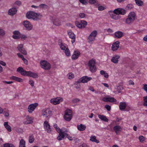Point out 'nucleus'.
<instances>
[{
	"mask_svg": "<svg viewBox=\"0 0 147 147\" xmlns=\"http://www.w3.org/2000/svg\"><path fill=\"white\" fill-rule=\"evenodd\" d=\"M26 18L28 19H32L34 21L38 20L42 16L40 13H38L32 11L27 12L26 14Z\"/></svg>",
	"mask_w": 147,
	"mask_h": 147,
	"instance_id": "1",
	"label": "nucleus"
},
{
	"mask_svg": "<svg viewBox=\"0 0 147 147\" xmlns=\"http://www.w3.org/2000/svg\"><path fill=\"white\" fill-rule=\"evenodd\" d=\"M136 14L134 12H131L129 14L128 18L126 19L125 22L127 24H130L134 21L135 19Z\"/></svg>",
	"mask_w": 147,
	"mask_h": 147,
	"instance_id": "2",
	"label": "nucleus"
},
{
	"mask_svg": "<svg viewBox=\"0 0 147 147\" xmlns=\"http://www.w3.org/2000/svg\"><path fill=\"white\" fill-rule=\"evenodd\" d=\"M95 62L94 60H90L88 63V66L90 71L92 73L95 72L96 70V68L95 65Z\"/></svg>",
	"mask_w": 147,
	"mask_h": 147,
	"instance_id": "3",
	"label": "nucleus"
},
{
	"mask_svg": "<svg viewBox=\"0 0 147 147\" xmlns=\"http://www.w3.org/2000/svg\"><path fill=\"white\" fill-rule=\"evenodd\" d=\"M72 117V111L70 109L65 111V115L64 116V119L67 121H69Z\"/></svg>",
	"mask_w": 147,
	"mask_h": 147,
	"instance_id": "4",
	"label": "nucleus"
},
{
	"mask_svg": "<svg viewBox=\"0 0 147 147\" xmlns=\"http://www.w3.org/2000/svg\"><path fill=\"white\" fill-rule=\"evenodd\" d=\"M97 34V32L96 30L92 32L89 36L88 40L90 43H91L94 40L95 37Z\"/></svg>",
	"mask_w": 147,
	"mask_h": 147,
	"instance_id": "5",
	"label": "nucleus"
},
{
	"mask_svg": "<svg viewBox=\"0 0 147 147\" xmlns=\"http://www.w3.org/2000/svg\"><path fill=\"white\" fill-rule=\"evenodd\" d=\"M22 24L24 26L26 30H30L32 29V25L29 21L27 20L24 21Z\"/></svg>",
	"mask_w": 147,
	"mask_h": 147,
	"instance_id": "6",
	"label": "nucleus"
},
{
	"mask_svg": "<svg viewBox=\"0 0 147 147\" xmlns=\"http://www.w3.org/2000/svg\"><path fill=\"white\" fill-rule=\"evenodd\" d=\"M40 64L41 67L45 69L49 70L50 69V64L46 61H41Z\"/></svg>",
	"mask_w": 147,
	"mask_h": 147,
	"instance_id": "7",
	"label": "nucleus"
},
{
	"mask_svg": "<svg viewBox=\"0 0 147 147\" xmlns=\"http://www.w3.org/2000/svg\"><path fill=\"white\" fill-rule=\"evenodd\" d=\"M63 99L61 97H58L55 98L51 99L50 100V102L53 104L56 105L60 103V102L62 101Z\"/></svg>",
	"mask_w": 147,
	"mask_h": 147,
	"instance_id": "8",
	"label": "nucleus"
},
{
	"mask_svg": "<svg viewBox=\"0 0 147 147\" xmlns=\"http://www.w3.org/2000/svg\"><path fill=\"white\" fill-rule=\"evenodd\" d=\"M92 79V78L91 77H88L87 76H83L78 81L77 83H86Z\"/></svg>",
	"mask_w": 147,
	"mask_h": 147,
	"instance_id": "9",
	"label": "nucleus"
},
{
	"mask_svg": "<svg viewBox=\"0 0 147 147\" xmlns=\"http://www.w3.org/2000/svg\"><path fill=\"white\" fill-rule=\"evenodd\" d=\"M51 113L49 109H45L42 111V115L45 117L49 118Z\"/></svg>",
	"mask_w": 147,
	"mask_h": 147,
	"instance_id": "10",
	"label": "nucleus"
},
{
	"mask_svg": "<svg viewBox=\"0 0 147 147\" xmlns=\"http://www.w3.org/2000/svg\"><path fill=\"white\" fill-rule=\"evenodd\" d=\"M17 71L20 72L21 74L24 76H28L29 71H26L24 70L23 68L21 67H19L17 69Z\"/></svg>",
	"mask_w": 147,
	"mask_h": 147,
	"instance_id": "11",
	"label": "nucleus"
},
{
	"mask_svg": "<svg viewBox=\"0 0 147 147\" xmlns=\"http://www.w3.org/2000/svg\"><path fill=\"white\" fill-rule=\"evenodd\" d=\"M38 103H36L30 105L28 107V111L30 113H32L35 108L38 106Z\"/></svg>",
	"mask_w": 147,
	"mask_h": 147,
	"instance_id": "12",
	"label": "nucleus"
},
{
	"mask_svg": "<svg viewBox=\"0 0 147 147\" xmlns=\"http://www.w3.org/2000/svg\"><path fill=\"white\" fill-rule=\"evenodd\" d=\"M120 42L119 41H116L113 44L111 47L112 50L113 51H116L119 47Z\"/></svg>",
	"mask_w": 147,
	"mask_h": 147,
	"instance_id": "13",
	"label": "nucleus"
},
{
	"mask_svg": "<svg viewBox=\"0 0 147 147\" xmlns=\"http://www.w3.org/2000/svg\"><path fill=\"white\" fill-rule=\"evenodd\" d=\"M44 128L48 133H50L51 131V129L50 128V126L48 123V122L45 121L44 122Z\"/></svg>",
	"mask_w": 147,
	"mask_h": 147,
	"instance_id": "14",
	"label": "nucleus"
},
{
	"mask_svg": "<svg viewBox=\"0 0 147 147\" xmlns=\"http://www.w3.org/2000/svg\"><path fill=\"white\" fill-rule=\"evenodd\" d=\"M68 34L70 38L71 39V42L72 43L75 42V35L71 31L68 32Z\"/></svg>",
	"mask_w": 147,
	"mask_h": 147,
	"instance_id": "15",
	"label": "nucleus"
},
{
	"mask_svg": "<svg viewBox=\"0 0 147 147\" xmlns=\"http://www.w3.org/2000/svg\"><path fill=\"white\" fill-rule=\"evenodd\" d=\"M80 55V52L78 51H75L73 55L71 56V59L73 60L77 59Z\"/></svg>",
	"mask_w": 147,
	"mask_h": 147,
	"instance_id": "16",
	"label": "nucleus"
},
{
	"mask_svg": "<svg viewBox=\"0 0 147 147\" xmlns=\"http://www.w3.org/2000/svg\"><path fill=\"white\" fill-rule=\"evenodd\" d=\"M26 121L24 122V124H32L33 122V119L32 117H30L29 116H27L26 118Z\"/></svg>",
	"mask_w": 147,
	"mask_h": 147,
	"instance_id": "17",
	"label": "nucleus"
},
{
	"mask_svg": "<svg viewBox=\"0 0 147 147\" xmlns=\"http://www.w3.org/2000/svg\"><path fill=\"white\" fill-rule=\"evenodd\" d=\"M122 128L119 125H116L113 127V130L115 131L116 134H118L119 132L121 131Z\"/></svg>",
	"mask_w": 147,
	"mask_h": 147,
	"instance_id": "18",
	"label": "nucleus"
},
{
	"mask_svg": "<svg viewBox=\"0 0 147 147\" xmlns=\"http://www.w3.org/2000/svg\"><path fill=\"white\" fill-rule=\"evenodd\" d=\"M120 58V56L118 55H116L115 56L112 58L111 61L115 63H117L118 62V59Z\"/></svg>",
	"mask_w": 147,
	"mask_h": 147,
	"instance_id": "19",
	"label": "nucleus"
},
{
	"mask_svg": "<svg viewBox=\"0 0 147 147\" xmlns=\"http://www.w3.org/2000/svg\"><path fill=\"white\" fill-rule=\"evenodd\" d=\"M17 11V10L15 8L13 7L10 9L8 11L9 14L11 15H13L15 14Z\"/></svg>",
	"mask_w": 147,
	"mask_h": 147,
	"instance_id": "20",
	"label": "nucleus"
},
{
	"mask_svg": "<svg viewBox=\"0 0 147 147\" xmlns=\"http://www.w3.org/2000/svg\"><path fill=\"white\" fill-rule=\"evenodd\" d=\"M115 38H120L123 36V33L121 31H117L115 32Z\"/></svg>",
	"mask_w": 147,
	"mask_h": 147,
	"instance_id": "21",
	"label": "nucleus"
},
{
	"mask_svg": "<svg viewBox=\"0 0 147 147\" xmlns=\"http://www.w3.org/2000/svg\"><path fill=\"white\" fill-rule=\"evenodd\" d=\"M53 24L56 26H59L61 25L60 21L58 18H55L53 20Z\"/></svg>",
	"mask_w": 147,
	"mask_h": 147,
	"instance_id": "22",
	"label": "nucleus"
},
{
	"mask_svg": "<svg viewBox=\"0 0 147 147\" xmlns=\"http://www.w3.org/2000/svg\"><path fill=\"white\" fill-rule=\"evenodd\" d=\"M28 76L32 77L35 78H37L38 77V75L36 73L32 72L30 71H29Z\"/></svg>",
	"mask_w": 147,
	"mask_h": 147,
	"instance_id": "23",
	"label": "nucleus"
},
{
	"mask_svg": "<svg viewBox=\"0 0 147 147\" xmlns=\"http://www.w3.org/2000/svg\"><path fill=\"white\" fill-rule=\"evenodd\" d=\"M64 132H60L59 133V136L57 138V139L59 140H61L64 138Z\"/></svg>",
	"mask_w": 147,
	"mask_h": 147,
	"instance_id": "24",
	"label": "nucleus"
},
{
	"mask_svg": "<svg viewBox=\"0 0 147 147\" xmlns=\"http://www.w3.org/2000/svg\"><path fill=\"white\" fill-rule=\"evenodd\" d=\"M126 103L125 102H121L120 103L119 105V108L121 110H124L126 107Z\"/></svg>",
	"mask_w": 147,
	"mask_h": 147,
	"instance_id": "25",
	"label": "nucleus"
},
{
	"mask_svg": "<svg viewBox=\"0 0 147 147\" xmlns=\"http://www.w3.org/2000/svg\"><path fill=\"white\" fill-rule=\"evenodd\" d=\"M77 128L80 131H83L85 129L86 126L84 125L81 124L80 125H78Z\"/></svg>",
	"mask_w": 147,
	"mask_h": 147,
	"instance_id": "26",
	"label": "nucleus"
},
{
	"mask_svg": "<svg viewBox=\"0 0 147 147\" xmlns=\"http://www.w3.org/2000/svg\"><path fill=\"white\" fill-rule=\"evenodd\" d=\"M4 125L8 131L10 132L11 131V127L8 125V122H5L4 123Z\"/></svg>",
	"mask_w": 147,
	"mask_h": 147,
	"instance_id": "27",
	"label": "nucleus"
},
{
	"mask_svg": "<svg viewBox=\"0 0 147 147\" xmlns=\"http://www.w3.org/2000/svg\"><path fill=\"white\" fill-rule=\"evenodd\" d=\"M98 117L102 120L106 122L108 121V119L105 116L103 115H98Z\"/></svg>",
	"mask_w": 147,
	"mask_h": 147,
	"instance_id": "28",
	"label": "nucleus"
},
{
	"mask_svg": "<svg viewBox=\"0 0 147 147\" xmlns=\"http://www.w3.org/2000/svg\"><path fill=\"white\" fill-rule=\"evenodd\" d=\"M11 78L12 79L19 82H21L22 80V79L13 76H12Z\"/></svg>",
	"mask_w": 147,
	"mask_h": 147,
	"instance_id": "29",
	"label": "nucleus"
},
{
	"mask_svg": "<svg viewBox=\"0 0 147 147\" xmlns=\"http://www.w3.org/2000/svg\"><path fill=\"white\" fill-rule=\"evenodd\" d=\"M19 147H25V142L23 139L20 140Z\"/></svg>",
	"mask_w": 147,
	"mask_h": 147,
	"instance_id": "30",
	"label": "nucleus"
},
{
	"mask_svg": "<svg viewBox=\"0 0 147 147\" xmlns=\"http://www.w3.org/2000/svg\"><path fill=\"white\" fill-rule=\"evenodd\" d=\"M59 45L61 49L62 50H64L67 49V48H68L66 47V45H63L61 42H59Z\"/></svg>",
	"mask_w": 147,
	"mask_h": 147,
	"instance_id": "31",
	"label": "nucleus"
},
{
	"mask_svg": "<svg viewBox=\"0 0 147 147\" xmlns=\"http://www.w3.org/2000/svg\"><path fill=\"white\" fill-rule=\"evenodd\" d=\"M115 14L113 13V14L111 15V18L115 20H117L120 18V16L118 15H115Z\"/></svg>",
	"mask_w": 147,
	"mask_h": 147,
	"instance_id": "32",
	"label": "nucleus"
},
{
	"mask_svg": "<svg viewBox=\"0 0 147 147\" xmlns=\"http://www.w3.org/2000/svg\"><path fill=\"white\" fill-rule=\"evenodd\" d=\"M136 4L138 6H141L143 5V2L141 0H135Z\"/></svg>",
	"mask_w": 147,
	"mask_h": 147,
	"instance_id": "33",
	"label": "nucleus"
},
{
	"mask_svg": "<svg viewBox=\"0 0 147 147\" xmlns=\"http://www.w3.org/2000/svg\"><path fill=\"white\" fill-rule=\"evenodd\" d=\"M90 140L92 142H95L97 143H99L98 141L96 140V137L94 136H92L90 137Z\"/></svg>",
	"mask_w": 147,
	"mask_h": 147,
	"instance_id": "34",
	"label": "nucleus"
},
{
	"mask_svg": "<svg viewBox=\"0 0 147 147\" xmlns=\"http://www.w3.org/2000/svg\"><path fill=\"white\" fill-rule=\"evenodd\" d=\"M75 24L76 26L79 28H82V26L81 24V22L76 21L75 22Z\"/></svg>",
	"mask_w": 147,
	"mask_h": 147,
	"instance_id": "35",
	"label": "nucleus"
},
{
	"mask_svg": "<svg viewBox=\"0 0 147 147\" xmlns=\"http://www.w3.org/2000/svg\"><path fill=\"white\" fill-rule=\"evenodd\" d=\"M64 52L67 56L69 57L70 55V51L68 48H67V49L64 50Z\"/></svg>",
	"mask_w": 147,
	"mask_h": 147,
	"instance_id": "36",
	"label": "nucleus"
},
{
	"mask_svg": "<svg viewBox=\"0 0 147 147\" xmlns=\"http://www.w3.org/2000/svg\"><path fill=\"white\" fill-rule=\"evenodd\" d=\"M34 140V138L33 135H31L29 137V142L30 143H32Z\"/></svg>",
	"mask_w": 147,
	"mask_h": 147,
	"instance_id": "37",
	"label": "nucleus"
},
{
	"mask_svg": "<svg viewBox=\"0 0 147 147\" xmlns=\"http://www.w3.org/2000/svg\"><path fill=\"white\" fill-rule=\"evenodd\" d=\"M134 7V6L132 4H128L126 7V9H131Z\"/></svg>",
	"mask_w": 147,
	"mask_h": 147,
	"instance_id": "38",
	"label": "nucleus"
},
{
	"mask_svg": "<svg viewBox=\"0 0 147 147\" xmlns=\"http://www.w3.org/2000/svg\"><path fill=\"white\" fill-rule=\"evenodd\" d=\"M80 22H81L82 28H85L87 24V23L86 21L81 20Z\"/></svg>",
	"mask_w": 147,
	"mask_h": 147,
	"instance_id": "39",
	"label": "nucleus"
},
{
	"mask_svg": "<svg viewBox=\"0 0 147 147\" xmlns=\"http://www.w3.org/2000/svg\"><path fill=\"white\" fill-rule=\"evenodd\" d=\"M120 8L115 9L113 11V13L114 14H115L117 15L120 14Z\"/></svg>",
	"mask_w": 147,
	"mask_h": 147,
	"instance_id": "40",
	"label": "nucleus"
},
{
	"mask_svg": "<svg viewBox=\"0 0 147 147\" xmlns=\"http://www.w3.org/2000/svg\"><path fill=\"white\" fill-rule=\"evenodd\" d=\"M80 100V99L78 98H75L72 100V102L73 103H76L79 102Z\"/></svg>",
	"mask_w": 147,
	"mask_h": 147,
	"instance_id": "41",
	"label": "nucleus"
},
{
	"mask_svg": "<svg viewBox=\"0 0 147 147\" xmlns=\"http://www.w3.org/2000/svg\"><path fill=\"white\" fill-rule=\"evenodd\" d=\"M120 14L124 15L126 13V10L122 8H120Z\"/></svg>",
	"mask_w": 147,
	"mask_h": 147,
	"instance_id": "42",
	"label": "nucleus"
},
{
	"mask_svg": "<svg viewBox=\"0 0 147 147\" xmlns=\"http://www.w3.org/2000/svg\"><path fill=\"white\" fill-rule=\"evenodd\" d=\"M80 3L83 5H86L88 3V0H79Z\"/></svg>",
	"mask_w": 147,
	"mask_h": 147,
	"instance_id": "43",
	"label": "nucleus"
},
{
	"mask_svg": "<svg viewBox=\"0 0 147 147\" xmlns=\"http://www.w3.org/2000/svg\"><path fill=\"white\" fill-rule=\"evenodd\" d=\"M117 91H118V92L120 93L123 89V88L121 86H120L117 87Z\"/></svg>",
	"mask_w": 147,
	"mask_h": 147,
	"instance_id": "44",
	"label": "nucleus"
},
{
	"mask_svg": "<svg viewBox=\"0 0 147 147\" xmlns=\"http://www.w3.org/2000/svg\"><path fill=\"white\" fill-rule=\"evenodd\" d=\"M116 101V100L115 98L111 97H109V102H115Z\"/></svg>",
	"mask_w": 147,
	"mask_h": 147,
	"instance_id": "45",
	"label": "nucleus"
},
{
	"mask_svg": "<svg viewBox=\"0 0 147 147\" xmlns=\"http://www.w3.org/2000/svg\"><path fill=\"white\" fill-rule=\"evenodd\" d=\"M39 7L42 8L47 9L48 7V6L44 4H41L39 5Z\"/></svg>",
	"mask_w": 147,
	"mask_h": 147,
	"instance_id": "46",
	"label": "nucleus"
},
{
	"mask_svg": "<svg viewBox=\"0 0 147 147\" xmlns=\"http://www.w3.org/2000/svg\"><path fill=\"white\" fill-rule=\"evenodd\" d=\"M4 147H14L13 144L9 143L5 144H4Z\"/></svg>",
	"mask_w": 147,
	"mask_h": 147,
	"instance_id": "47",
	"label": "nucleus"
},
{
	"mask_svg": "<svg viewBox=\"0 0 147 147\" xmlns=\"http://www.w3.org/2000/svg\"><path fill=\"white\" fill-rule=\"evenodd\" d=\"M68 78L69 79H71L74 77V75L72 73H70L68 74Z\"/></svg>",
	"mask_w": 147,
	"mask_h": 147,
	"instance_id": "48",
	"label": "nucleus"
},
{
	"mask_svg": "<svg viewBox=\"0 0 147 147\" xmlns=\"http://www.w3.org/2000/svg\"><path fill=\"white\" fill-rule=\"evenodd\" d=\"M143 99L144 101V105L147 107V96L144 97Z\"/></svg>",
	"mask_w": 147,
	"mask_h": 147,
	"instance_id": "49",
	"label": "nucleus"
},
{
	"mask_svg": "<svg viewBox=\"0 0 147 147\" xmlns=\"http://www.w3.org/2000/svg\"><path fill=\"white\" fill-rule=\"evenodd\" d=\"M17 48L19 51L20 50L24 48L23 45L22 44H20L18 45Z\"/></svg>",
	"mask_w": 147,
	"mask_h": 147,
	"instance_id": "50",
	"label": "nucleus"
},
{
	"mask_svg": "<svg viewBox=\"0 0 147 147\" xmlns=\"http://www.w3.org/2000/svg\"><path fill=\"white\" fill-rule=\"evenodd\" d=\"M19 51L20 52L22 53L24 55H26L27 54V52L24 48Z\"/></svg>",
	"mask_w": 147,
	"mask_h": 147,
	"instance_id": "51",
	"label": "nucleus"
},
{
	"mask_svg": "<svg viewBox=\"0 0 147 147\" xmlns=\"http://www.w3.org/2000/svg\"><path fill=\"white\" fill-rule=\"evenodd\" d=\"M96 2L97 1L96 0H89L88 1L89 3L90 4H92L95 3L97 4Z\"/></svg>",
	"mask_w": 147,
	"mask_h": 147,
	"instance_id": "52",
	"label": "nucleus"
},
{
	"mask_svg": "<svg viewBox=\"0 0 147 147\" xmlns=\"http://www.w3.org/2000/svg\"><path fill=\"white\" fill-rule=\"evenodd\" d=\"M85 14L83 13H80L79 14V16L81 18H84L85 16Z\"/></svg>",
	"mask_w": 147,
	"mask_h": 147,
	"instance_id": "53",
	"label": "nucleus"
},
{
	"mask_svg": "<svg viewBox=\"0 0 147 147\" xmlns=\"http://www.w3.org/2000/svg\"><path fill=\"white\" fill-rule=\"evenodd\" d=\"M20 38H21V40H22L23 39H25V38H27V37L24 34H20L19 35Z\"/></svg>",
	"mask_w": 147,
	"mask_h": 147,
	"instance_id": "54",
	"label": "nucleus"
},
{
	"mask_svg": "<svg viewBox=\"0 0 147 147\" xmlns=\"http://www.w3.org/2000/svg\"><path fill=\"white\" fill-rule=\"evenodd\" d=\"M105 108L108 111H110L111 110V106L108 105H105Z\"/></svg>",
	"mask_w": 147,
	"mask_h": 147,
	"instance_id": "55",
	"label": "nucleus"
},
{
	"mask_svg": "<svg viewBox=\"0 0 147 147\" xmlns=\"http://www.w3.org/2000/svg\"><path fill=\"white\" fill-rule=\"evenodd\" d=\"M12 37L15 39H20L19 35H13Z\"/></svg>",
	"mask_w": 147,
	"mask_h": 147,
	"instance_id": "56",
	"label": "nucleus"
},
{
	"mask_svg": "<svg viewBox=\"0 0 147 147\" xmlns=\"http://www.w3.org/2000/svg\"><path fill=\"white\" fill-rule=\"evenodd\" d=\"M139 138L140 142H142L144 140V138L142 136H140Z\"/></svg>",
	"mask_w": 147,
	"mask_h": 147,
	"instance_id": "57",
	"label": "nucleus"
},
{
	"mask_svg": "<svg viewBox=\"0 0 147 147\" xmlns=\"http://www.w3.org/2000/svg\"><path fill=\"white\" fill-rule=\"evenodd\" d=\"M102 101L106 102H109V97H104L102 99Z\"/></svg>",
	"mask_w": 147,
	"mask_h": 147,
	"instance_id": "58",
	"label": "nucleus"
},
{
	"mask_svg": "<svg viewBox=\"0 0 147 147\" xmlns=\"http://www.w3.org/2000/svg\"><path fill=\"white\" fill-rule=\"evenodd\" d=\"M29 84H30L32 86H34V82L32 80H30L29 81Z\"/></svg>",
	"mask_w": 147,
	"mask_h": 147,
	"instance_id": "59",
	"label": "nucleus"
},
{
	"mask_svg": "<svg viewBox=\"0 0 147 147\" xmlns=\"http://www.w3.org/2000/svg\"><path fill=\"white\" fill-rule=\"evenodd\" d=\"M105 9V7L102 6H99L98 7V10L99 11H102Z\"/></svg>",
	"mask_w": 147,
	"mask_h": 147,
	"instance_id": "60",
	"label": "nucleus"
},
{
	"mask_svg": "<svg viewBox=\"0 0 147 147\" xmlns=\"http://www.w3.org/2000/svg\"><path fill=\"white\" fill-rule=\"evenodd\" d=\"M13 33L14 35H20V32L18 31H15L13 32Z\"/></svg>",
	"mask_w": 147,
	"mask_h": 147,
	"instance_id": "61",
	"label": "nucleus"
},
{
	"mask_svg": "<svg viewBox=\"0 0 147 147\" xmlns=\"http://www.w3.org/2000/svg\"><path fill=\"white\" fill-rule=\"evenodd\" d=\"M4 34L5 32L4 30L0 28V35H3Z\"/></svg>",
	"mask_w": 147,
	"mask_h": 147,
	"instance_id": "62",
	"label": "nucleus"
},
{
	"mask_svg": "<svg viewBox=\"0 0 147 147\" xmlns=\"http://www.w3.org/2000/svg\"><path fill=\"white\" fill-rule=\"evenodd\" d=\"M15 4L18 6H20L21 5V2L19 1H16L15 2Z\"/></svg>",
	"mask_w": 147,
	"mask_h": 147,
	"instance_id": "63",
	"label": "nucleus"
},
{
	"mask_svg": "<svg viewBox=\"0 0 147 147\" xmlns=\"http://www.w3.org/2000/svg\"><path fill=\"white\" fill-rule=\"evenodd\" d=\"M142 88L144 89L146 92H147V85L146 84L144 85V86Z\"/></svg>",
	"mask_w": 147,
	"mask_h": 147,
	"instance_id": "64",
	"label": "nucleus"
}]
</instances>
